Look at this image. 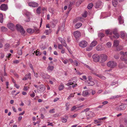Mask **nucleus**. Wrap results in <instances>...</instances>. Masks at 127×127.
Listing matches in <instances>:
<instances>
[{"label": "nucleus", "instance_id": "nucleus-54", "mask_svg": "<svg viewBox=\"0 0 127 127\" xmlns=\"http://www.w3.org/2000/svg\"><path fill=\"white\" fill-rule=\"evenodd\" d=\"M73 63L74 65L76 66H77L78 65V62L76 61L75 60L73 61Z\"/></svg>", "mask_w": 127, "mask_h": 127}, {"label": "nucleus", "instance_id": "nucleus-42", "mask_svg": "<svg viewBox=\"0 0 127 127\" xmlns=\"http://www.w3.org/2000/svg\"><path fill=\"white\" fill-rule=\"evenodd\" d=\"M93 6V4L92 3L89 4L87 8L88 9H91Z\"/></svg>", "mask_w": 127, "mask_h": 127}, {"label": "nucleus", "instance_id": "nucleus-50", "mask_svg": "<svg viewBox=\"0 0 127 127\" xmlns=\"http://www.w3.org/2000/svg\"><path fill=\"white\" fill-rule=\"evenodd\" d=\"M98 36H100L101 37H103L105 35L103 33H98Z\"/></svg>", "mask_w": 127, "mask_h": 127}, {"label": "nucleus", "instance_id": "nucleus-62", "mask_svg": "<svg viewBox=\"0 0 127 127\" xmlns=\"http://www.w3.org/2000/svg\"><path fill=\"white\" fill-rule=\"evenodd\" d=\"M55 112V109L54 108L50 110L49 111V112L51 113H54Z\"/></svg>", "mask_w": 127, "mask_h": 127}, {"label": "nucleus", "instance_id": "nucleus-32", "mask_svg": "<svg viewBox=\"0 0 127 127\" xmlns=\"http://www.w3.org/2000/svg\"><path fill=\"white\" fill-rule=\"evenodd\" d=\"M82 24L81 23H77L75 25V27L77 29L79 28L82 26Z\"/></svg>", "mask_w": 127, "mask_h": 127}, {"label": "nucleus", "instance_id": "nucleus-34", "mask_svg": "<svg viewBox=\"0 0 127 127\" xmlns=\"http://www.w3.org/2000/svg\"><path fill=\"white\" fill-rule=\"evenodd\" d=\"M64 23H63L62 25L59 28H60V30L61 31H63L64 29Z\"/></svg>", "mask_w": 127, "mask_h": 127}, {"label": "nucleus", "instance_id": "nucleus-28", "mask_svg": "<svg viewBox=\"0 0 127 127\" xmlns=\"http://www.w3.org/2000/svg\"><path fill=\"white\" fill-rule=\"evenodd\" d=\"M117 65L116 63L114 61H112V68L116 67Z\"/></svg>", "mask_w": 127, "mask_h": 127}, {"label": "nucleus", "instance_id": "nucleus-36", "mask_svg": "<svg viewBox=\"0 0 127 127\" xmlns=\"http://www.w3.org/2000/svg\"><path fill=\"white\" fill-rule=\"evenodd\" d=\"M64 86L62 83H61V84L59 85V90L60 91L64 89Z\"/></svg>", "mask_w": 127, "mask_h": 127}, {"label": "nucleus", "instance_id": "nucleus-45", "mask_svg": "<svg viewBox=\"0 0 127 127\" xmlns=\"http://www.w3.org/2000/svg\"><path fill=\"white\" fill-rule=\"evenodd\" d=\"M119 66L120 68H122L125 67L124 65L123 64L120 63L119 65Z\"/></svg>", "mask_w": 127, "mask_h": 127}, {"label": "nucleus", "instance_id": "nucleus-30", "mask_svg": "<svg viewBox=\"0 0 127 127\" xmlns=\"http://www.w3.org/2000/svg\"><path fill=\"white\" fill-rule=\"evenodd\" d=\"M38 50V49H37L36 51H34L33 52L36 54V56H39L41 55V53L39 52Z\"/></svg>", "mask_w": 127, "mask_h": 127}, {"label": "nucleus", "instance_id": "nucleus-13", "mask_svg": "<svg viewBox=\"0 0 127 127\" xmlns=\"http://www.w3.org/2000/svg\"><path fill=\"white\" fill-rule=\"evenodd\" d=\"M28 5L30 6L34 7H37L38 6V4L37 3L34 2H29Z\"/></svg>", "mask_w": 127, "mask_h": 127}, {"label": "nucleus", "instance_id": "nucleus-43", "mask_svg": "<svg viewBox=\"0 0 127 127\" xmlns=\"http://www.w3.org/2000/svg\"><path fill=\"white\" fill-rule=\"evenodd\" d=\"M75 94V93L71 94L70 95H69L68 98H67V99L68 100L70 99V98L73 97L74 96Z\"/></svg>", "mask_w": 127, "mask_h": 127}, {"label": "nucleus", "instance_id": "nucleus-16", "mask_svg": "<svg viewBox=\"0 0 127 127\" xmlns=\"http://www.w3.org/2000/svg\"><path fill=\"white\" fill-rule=\"evenodd\" d=\"M68 118V116L67 115L64 116V117L61 118V121L64 123H65L67 122V119Z\"/></svg>", "mask_w": 127, "mask_h": 127}, {"label": "nucleus", "instance_id": "nucleus-12", "mask_svg": "<svg viewBox=\"0 0 127 127\" xmlns=\"http://www.w3.org/2000/svg\"><path fill=\"white\" fill-rule=\"evenodd\" d=\"M73 35L76 38H77L80 37L81 34L79 31H76L73 32Z\"/></svg>", "mask_w": 127, "mask_h": 127}, {"label": "nucleus", "instance_id": "nucleus-18", "mask_svg": "<svg viewBox=\"0 0 127 127\" xmlns=\"http://www.w3.org/2000/svg\"><path fill=\"white\" fill-rule=\"evenodd\" d=\"M0 8L2 10L5 11L7 9V7L6 4H3L1 5Z\"/></svg>", "mask_w": 127, "mask_h": 127}, {"label": "nucleus", "instance_id": "nucleus-4", "mask_svg": "<svg viewBox=\"0 0 127 127\" xmlns=\"http://www.w3.org/2000/svg\"><path fill=\"white\" fill-rule=\"evenodd\" d=\"M22 13L23 14L27 16L28 19L25 20V21L26 22L29 21L30 18V16L31 15V13L25 10L23 11Z\"/></svg>", "mask_w": 127, "mask_h": 127}, {"label": "nucleus", "instance_id": "nucleus-51", "mask_svg": "<svg viewBox=\"0 0 127 127\" xmlns=\"http://www.w3.org/2000/svg\"><path fill=\"white\" fill-rule=\"evenodd\" d=\"M123 48L122 46H119L117 48V50L118 51H119L122 50Z\"/></svg>", "mask_w": 127, "mask_h": 127}, {"label": "nucleus", "instance_id": "nucleus-17", "mask_svg": "<svg viewBox=\"0 0 127 127\" xmlns=\"http://www.w3.org/2000/svg\"><path fill=\"white\" fill-rule=\"evenodd\" d=\"M118 19L119 24H121L124 23L123 18L121 16H119Z\"/></svg>", "mask_w": 127, "mask_h": 127}, {"label": "nucleus", "instance_id": "nucleus-26", "mask_svg": "<svg viewBox=\"0 0 127 127\" xmlns=\"http://www.w3.org/2000/svg\"><path fill=\"white\" fill-rule=\"evenodd\" d=\"M89 93L87 90L84 91L82 93V95L84 96H85L88 95Z\"/></svg>", "mask_w": 127, "mask_h": 127}, {"label": "nucleus", "instance_id": "nucleus-41", "mask_svg": "<svg viewBox=\"0 0 127 127\" xmlns=\"http://www.w3.org/2000/svg\"><path fill=\"white\" fill-rule=\"evenodd\" d=\"M117 80L116 79L115 81H113L112 82V86L114 85H117Z\"/></svg>", "mask_w": 127, "mask_h": 127}, {"label": "nucleus", "instance_id": "nucleus-60", "mask_svg": "<svg viewBox=\"0 0 127 127\" xmlns=\"http://www.w3.org/2000/svg\"><path fill=\"white\" fill-rule=\"evenodd\" d=\"M84 65L87 68H88L89 69L93 71V69L92 68H91L90 67H89L88 65H86V64H84Z\"/></svg>", "mask_w": 127, "mask_h": 127}, {"label": "nucleus", "instance_id": "nucleus-11", "mask_svg": "<svg viewBox=\"0 0 127 127\" xmlns=\"http://www.w3.org/2000/svg\"><path fill=\"white\" fill-rule=\"evenodd\" d=\"M58 39L64 46V47H66L67 46V44L65 40L64 39L61 37H59Z\"/></svg>", "mask_w": 127, "mask_h": 127}, {"label": "nucleus", "instance_id": "nucleus-1", "mask_svg": "<svg viewBox=\"0 0 127 127\" xmlns=\"http://www.w3.org/2000/svg\"><path fill=\"white\" fill-rule=\"evenodd\" d=\"M77 80L76 78L75 77L71 78L68 81V83L66 85L67 86H69L73 85L72 86V87L74 88L77 86V85L76 83L77 82Z\"/></svg>", "mask_w": 127, "mask_h": 127}, {"label": "nucleus", "instance_id": "nucleus-9", "mask_svg": "<svg viewBox=\"0 0 127 127\" xmlns=\"http://www.w3.org/2000/svg\"><path fill=\"white\" fill-rule=\"evenodd\" d=\"M93 61L95 62H99L100 60V56L97 54H95L92 56Z\"/></svg>", "mask_w": 127, "mask_h": 127}, {"label": "nucleus", "instance_id": "nucleus-24", "mask_svg": "<svg viewBox=\"0 0 127 127\" xmlns=\"http://www.w3.org/2000/svg\"><path fill=\"white\" fill-rule=\"evenodd\" d=\"M54 67L52 65H49L47 68V69L49 71H52L54 69Z\"/></svg>", "mask_w": 127, "mask_h": 127}, {"label": "nucleus", "instance_id": "nucleus-27", "mask_svg": "<svg viewBox=\"0 0 127 127\" xmlns=\"http://www.w3.org/2000/svg\"><path fill=\"white\" fill-rule=\"evenodd\" d=\"M10 47V45L9 44L6 43V44H5L4 47V49L5 50H8V49Z\"/></svg>", "mask_w": 127, "mask_h": 127}, {"label": "nucleus", "instance_id": "nucleus-59", "mask_svg": "<svg viewBox=\"0 0 127 127\" xmlns=\"http://www.w3.org/2000/svg\"><path fill=\"white\" fill-rule=\"evenodd\" d=\"M87 12L85 11L84 13L82 14V17L85 18L87 16Z\"/></svg>", "mask_w": 127, "mask_h": 127}, {"label": "nucleus", "instance_id": "nucleus-46", "mask_svg": "<svg viewBox=\"0 0 127 127\" xmlns=\"http://www.w3.org/2000/svg\"><path fill=\"white\" fill-rule=\"evenodd\" d=\"M105 33L106 34H109L111 33V30L110 29H107L105 31Z\"/></svg>", "mask_w": 127, "mask_h": 127}, {"label": "nucleus", "instance_id": "nucleus-29", "mask_svg": "<svg viewBox=\"0 0 127 127\" xmlns=\"http://www.w3.org/2000/svg\"><path fill=\"white\" fill-rule=\"evenodd\" d=\"M97 44V42L96 41H94L91 43L90 45L91 46L94 47Z\"/></svg>", "mask_w": 127, "mask_h": 127}, {"label": "nucleus", "instance_id": "nucleus-40", "mask_svg": "<svg viewBox=\"0 0 127 127\" xmlns=\"http://www.w3.org/2000/svg\"><path fill=\"white\" fill-rule=\"evenodd\" d=\"M1 31L3 32H5L7 30V29L4 26L2 27H1Z\"/></svg>", "mask_w": 127, "mask_h": 127}, {"label": "nucleus", "instance_id": "nucleus-15", "mask_svg": "<svg viewBox=\"0 0 127 127\" xmlns=\"http://www.w3.org/2000/svg\"><path fill=\"white\" fill-rule=\"evenodd\" d=\"M8 27L10 30H13L15 28V26L12 23H9L7 25Z\"/></svg>", "mask_w": 127, "mask_h": 127}, {"label": "nucleus", "instance_id": "nucleus-58", "mask_svg": "<svg viewBox=\"0 0 127 127\" xmlns=\"http://www.w3.org/2000/svg\"><path fill=\"white\" fill-rule=\"evenodd\" d=\"M45 77H44V79H49L50 78V76L47 74H45Z\"/></svg>", "mask_w": 127, "mask_h": 127}, {"label": "nucleus", "instance_id": "nucleus-44", "mask_svg": "<svg viewBox=\"0 0 127 127\" xmlns=\"http://www.w3.org/2000/svg\"><path fill=\"white\" fill-rule=\"evenodd\" d=\"M0 22L1 23L3 22V15L1 13L0 14Z\"/></svg>", "mask_w": 127, "mask_h": 127}, {"label": "nucleus", "instance_id": "nucleus-8", "mask_svg": "<svg viewBox=\"0 0 127 127\" xmlns=\"http://www.w3.org/2000/svg\"><path fill=\"white\" fill-rule=\"evenodd\" d=\"M118 30L117 28H115L113 30V33L114 34V37L116 38H118L120 36L118 32Z\"/></svg>", "mask_w": 127, "mask_h": 127}, {"label": "nucleus", "instance_id": "nucleus-55", "mask_svg": "<svg viewBox=\"0 0 127 127\" xmlns=\"http://www.w3.org/2000/svg\"><path fill=\"white\" fill-rule=\"evenodd\" d=\"M18 54L19 55H21L22 54V50L21 49L20 50L18 51Z\"/></svg>", "mask_w": 127, "mask_h": 127}, {"label": "nucleus", "instance_id": "nucleus-33", "mask_svg": "<svg viewBox=\"0 0 127 127\" xmlns=\"http://www.w3.org/2000/svg\"><path fill=\"white\" fill-rule=\"evenodd\" d=\"M51 29H49V30H46L45 31L44 33L46 35H48L51 33Z\"/></svg>", "mask_w": 127, "mask_h": 127}, {"label": "nucleus", "instance_id": "nucleus-5", "mask_svg": "<svg viewBox=\"0 0 127 127\" xmlns=\"http://www.w3.org/2000/svg\"><path fill=\"white\" fill-rule=\"evenodd\" d=\"M86 115L87 119L88 120H89L95 116L94 113L91 111L89 112L88 113H87Z\"/></svg>", "mask_w": 127, "mask_h": 127}, {"label": "nucleus", "instance_id": "nucleus-6", "mask_svg": "<svg viewBox=\"0 0 127 127\" xmlns=\"http://www.w3.org/2000/svg\"><path fill=\"white\" fill-rule=\"evenodd\" d=\"M107 58V56L105 54H102L100 56V62L102 63L105 62Z\"/></svg>", "mask_w": 127, "mask_h": 127}, {"label": "nucleus", "instance_id": "nucleus-21", "mask_svg": "<svg viewBox=\"0 0 127 127\" xmlns=\"http://www.w3.org/2000/svg\"><path fill=\"white\" fill-rule=\"evenodd\" d=\"M121 37L122 39H124L125 36H127V34L125 32L121 31L120 32Z\"/></svg>", "mask_w": 127, "mask_h": 127}, {"label": "nucleus", "instance_id": "nucleus-37", "mask_svg": "<svg viewBox=\"0 0 127 127\" xmlns=\"http://www.w3.org/2000/svg\"><path fill=\"white\" fill-rule=\"evenodd\" d=\"M4 41L3 38L0 39V48H1L3 47V45L2 43H3Z\"/></svg>", "mask_w": 127, "mask_h": 127}, {"label": "nucleus", "instance_id": "nucleus-3", "mask_svg": "<svg viewBox=\"0 0 127 127\" xmlns=\"http://www.w3.org/2000/svg\"><path fill=\"white\" fill-rule=\"evenodd\" d=\"M16 28L18 31H19L22 35H24L25 31L24 29L22 26L19 24H17L16 26Z\"/></svg>", "mask_w": 127, "mask_h": 127}, {"label": "nucleus", "instance_id": "nucleus-64", "mask_svg": "<svg viewBox=\"0 0 127 127\" xmlns=\"http://www.w3.org/2000/svg\"><path fill=\"white\" fill-rule=\"evenodd\" d=\"M107 66L109 67H111V62L110 61L108 62L107 64Z\"/></svg>", "mask_w": 127, "mask_h": 127}, {"label": "nucleus", "instance_id": "nucleus-2", "mask_svg": "<svg viewBox=\"0 0 127 127\" xmlns=\"http://www.w3.org/2000/svg\"><path fill=\"white\" fill-rule=\"evenodd\" d=\"M120 54L122 55L121 57V60L125 61V63L127 64V52H126L124 53L123 51H121Z\"/></svg>", "mask_w": 127, "mask_h": 127}, {"label": "nucleus", "instance_id": "nucleus-63", "mask_svg": "<svg viewBox=\"0 0 127 127\" xmlns=\"http://www.w3.org/2000/svg\"><path fill=\"white\" fill-rule=\"evenodd\" d=\"M90 108H87L85 109H84V111H85V112H86V114L87 113H88L89 112H90V111H89Z\"/></svg>", "mask_w": 127, "mask_h": 127}, {"label": "nucleus", "instance_id": "nucleus-19", "mask_svg": "<svg viewBox=\"0 0 127 127\" xmlns=\"http://www.w3.org/2000/svg\"><path fill=\"white\" fill-rule=\"evenodd\" d=\"M86 83L88 86H93L95 84L94 82L92 80L87 81Z\"/></svg>", "mask_w": 127, "mask_h": 127}, {"label": "nucleus", "instance_id": "nucleus-61", "mask_svg": "<svg viewBox=\"0 0 127 127\" xmlns=\"http://www.w3.org/2000/svg\"><path fill=\"white\" fill-rule=\"evenodd\" d=\"M92 47L91 46H90L89 47H88L87 48L86 50L87 51H90L92 49Z\"/></svg>", "mask_w": 127, "mask_h": 127}, {"label": "nucleus", "instance_id": "nucleus-23", "mask_svg": "<svg viewBox=\"0 0 127 127\" xmlns=\"http://www.w3.org/2000/svg\"><path fill=\"white\" fill-rule=\"evenodd\" d=\"M93 74L102 79L104 80L106 78L105 77L101 75H99L95 73H94Z\"/></svg>", "mask_w": 127, "mask_h": 127}, {"label": "nucleus", "instance_id": "nucleus-25", "mask_svg": "<svg viewBox=\"0 0 127 127\" xmlns=\"http://www.w3.org/2000/svg\"><path fill=\"white\" fill-rule=\"evenodd\" d=\"M119 41L117 40H115L114 42L113 45L115 47H116L119 44Z\"/></svg>", "mask_w": 127, "mask_h": 127}, {"label": "nucleus", "instance_id": "nucleus-35", "mask_svg": "<svg viewBox=\"0 0 127 127\" xmlns=\"http://www.w3.org/2000/svg\"><path fill=\"white\" fill-rule=\"evenodd\" d=\"M27 31L28 32L30 33H32L34 32V30L31 29H28Z\"/></svg>", "mask_w": 127, "mask_h": 127}, {"label": "nucleus", "instance_id": "nucleus-47", "mask_svg": "<svg viewBox=\"0 0 127 127\" xmlns=\"http://www.w3.org/2000/svg\"><path fill=\"white\" fill-rule=\"evenodd\" d=\"M31 74L30 73H28L27 75H25V76L27 77V78L31 79Z\"/></svg>", "mask_w": 127, "mask_h": 127}, {"label": "nucleus", "instance_id": "nucleus-14", "mask_svg": "<svg viewBox=\"0 0 127 127\" xmlns=\"http://www.w3.org/2000/svg\"><path fill=\"white\" fill-rule=\"evenodd\" d=\"M102 2L101 1H97L95 3V7L96 8H100L102 7Z\"/></svg>", "mask_w": 127, "mask_h": 127}, {"label": "nucleus", "instance_id": "nucleus-57", "mask_svg": "<svg viewBox=\"0 0 127 127\" xmlns=\"http://www.w3.org/2000/svg\"><path fill=\"white\" fill-rule=\"evenodd\" d=\"M77 108H78V107H76L75 106H73L71 108V111H73L76 109Z\"/></svg>", "mask_w": 127, "mask_h": 127}, {"label": "nucleus", "instance_id": "nucleus-52", "mask_svg": "<svg viewBox=\"0 0 127 127\" xmlns=\"http://www.w3.org/2000/svg\"><path fill=\"white\" fill-rule=\"evenodd\" d=\"M77 114H75L73 115H70L69 117L71 118H73L76 117L77 116Z\"/></svg>", "mask_w": 127, "mask_h": 127}, {"label": "nucleus", "instance_id": "nucleus-22", "mask_svg": "<svg viewBox=\"0 0 127 127\" xmlns=\"http://www.w3.org/2000/svg\"><path fill=\"white\" fill-rule=\"evenodd\" d=\"M39 88V91L40 92H43L45 90V88L44 86L43 85L40 86Z\"/></svg>", "mask_w": 127, "mask_h": 127}, {"label": "nucleus", "instance_id": "nucleus-49", "mask_svg": "<svg viewBox=\"0 0 127 127\" xmlns=\"http://www.w3.org/2000/svg\"><path fill=\"white\" fill-rule=\"evenodd\" d=\"M58 47L59 49H62L63 48V45H62V44H58Z\"/></svg>", "mask_w": 127, "mask_h": 127}, {"label": "nucleus", "instance_id": "nucleus-31", "mask_svg": "<svg viewBox=\"0 0 127 127\" xmlns=\"http://www.w3.org/2000/svg\"><path fill=\"white\" fill-rule=\"evenodd\" d=\"M117 0H113L112 3L114 7L116 6L118 3Z\"/></svg>", "mask_w": 127, "mask_h": 127}, {"label": "nucleus", "instance_id": "nucleus-53", "mask_svg": "<svg viewBox=\"0 0 127 127\" xmlns=\"http://www.w3.org/2000/svg\"><path fill=\"white\" fill-rule=\"evenodd\" d=\"M106 45L108 48L111 47V43L110 42H108L106 44Z\"/></svg>", "mask_w": 127, "mask_h": 127}, {"label": "nucleus", "instance_id": "nucleus-10", "mask_svg": "<svg viewBox=\"0 0 127 127\" xmlns=\"http://www.w3.org/2000/svg\"><path fill=\"white\" fill-rule=\"evenodd\" d=\"M126 107V105L122 104L116 107V109L118 111H121L124 110Z\"/></svg>", "mask_w": 127, "mask_h": 127}, {"label": "nucleus", "instance_id": "nucleus-56", "mask_svg": "<svg viewBox=\"0 0 127 127\" xmlns=\"http://www.w3.org/2000/svg\"><path fill=\"white\" fill-rule=\"evenodd\" d=\"M68 62V60L66 59H64L63 63L64 64H66Z\"/></svg>", "mask_w": 127, "mask_h": 127}, {"label": "nucleus", "instance_id": "nucleus-20", "mask_svg": "<svg viewBox=\"0 0 127 127\" xmlns=\"http://www.w3.org/2000/svg\"><path fill=\"white\" fill-rule=\"evenodd\" d=\"M96 50L97 51H100L103 49V48L101 45H99L96 47Z\"/></svg>", "mask_w": 127, "mask_h": 127}, {"label": "nucleus", "instance_id": "nucleus-7", "mask_svg": "<svg viewBox=\"0 0 127 127\" xmlns=\"http://www.w3.org/2000/svg\"><path fill=\"white\" fill-rule=\"evenodd\" d=\"M79 45L80 47L84 48L87 46L88 43L86 41L83 40L79 42Z\"/></svg>", "mask_w": 127, "mask_h": 127}, {"label": "nucleus", "instance_id": "nucleus-38", "mask_svg": "<svg viewBox=\"0 0 127 127\" xmlns=\"http://www.w3.org/2000/svg\"><path fill=\"white\" fill-rule=\"evenodd\" d=\"M83 0H78L76 2V6H79L81 3L83 2Z\"/></svg>", "mask_w": 127, "mask_h": 127}, {"label": "nucleus", "instance_id": "nucleus-39", "mask_svg": "<svg viewBox=\"0 0 127 127\" xmlns=\"http://www.w3.org/2000/svg\"><path fill=\"white\" fill-rule=\"evenodd\" d=\"M41 10V8L40 7H39L36 10V12L38 14H39L40 13V10Z\"/></svg>", "mask_w": 127, "mask_h": 127}, {"label": "nucleus", "instance_id": "nucleus-48", "mask_svg": "<svg viewBox=\"0 0 127 127\" xmlns=\"http://www.w3.org/2000/svg\"><path fill=\"white\" fill-rule=\"evenodd\" d=\"M88 30L91 33H93V29L91 26L88 29Z\"/></svg>", "mask_w": 127, "mask_h": 127}]
</instances>
